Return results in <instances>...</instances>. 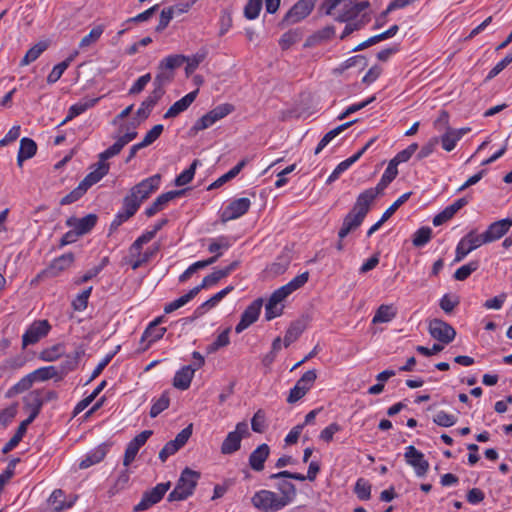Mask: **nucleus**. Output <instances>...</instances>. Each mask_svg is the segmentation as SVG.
I'll return each mask as SVG.
<instances>
[{
    "mask_svg": "<svg viewBox=\"0 0 512 512\" xmlns=\"http://www.w3.org/2000/svg\"><path fill=\"white\" fill-rule=\"evenodd\" d=\"M160 182L161 176L155 174L134 185L123 198L122 208L115 215V218L111 222L110 229H117L124 222L133 217L141 204L159 189Z\"/></svg>",
    "mask_w": 512,
    "mask_h": 512,
    "instance_id": "f257e3e1",
    "label": "nucleus"
},
{
    "mask_svg": "<svg viewBox=\"0 0 512 512\" xmlns=\"http://www.w3.org/2000/svg\"><path fill=\"white\" fill-rule=\"evenodd\" d=\"M373 192L363 191L359 194L350 212L344 217L338 237L344 239L350 232L356 230L364 221L373 203Z\"/></svg>",
    "mask_w": 512,
    "mask_h": 512,
    "instance_id": "f03ea898",
    "label": "nucleus"
},
{
    "mask_svg": "<svg viewBox=\"0 0 512 512\" xmlns=\"http://www.w3.org/2000/svg\"><path fill=\"white\" fill-rule=\"evenodd\" d=\"M200 473L186 467L176 483L175 488L168 495V501H183L190 497L200 479Z\"/></svg>",
    "mask_w": 512,
    "mask_h": 512,
    "instance_id": "7ed1b4c3",
    "label": "nucleus"
},
{
    "mask_svg": "<svg viewBox=\"0 0 512 512\" xmlns=\"http://www.w3.org/2000/svg\"><path fill=\"white\" fill-rule=\"evenodd\" d=\"M252 505L261 512H278L287 506L280 496L270 490L257 491L251 498Z\"/></svg>",
    "mask_w": 512,
    "mask_h": 512,
    "instance_id": "20e7f679",
    "label": "nucleus"
},
{
    "mask_svg": "<svg viewBox=\"0 0 512 512\" xmlns=\"http://www.w3.org/2000/svg\"><path fill=\"white\" fill-rule=\"evenodd\" d=\"M250 435L249 426L246 421L236 424L235 430L227 434L221 444L220 451L223 455H232L241 448L242 439Z\"/></svg>",
    "mask_w": 512,
    "mask_h": 512,
    "instance_id": "39448f33",
    "label": "nucleus"
},
{
    "mask_svg": "<svg viewBox=\"0 0 512 512\" xmlns=\"http://www.w3.org/2000/svg\"><path fill=\"white\" fill-rule=\"evenodd\" d=\"M171 483H159L151 490L145 491L140 502L134 506V512H143L159 503L166 492L170 489Z\"/></svg>",
    "mask_w": 512,
    "mask_h": 512,
    "instance_id": "423d86ee",
    "label": "nucleus"
},
{
    "mask_svg": "<svg viewBox=\"0 0 512 512\" xmlns=\"http://www.w3.org/2000/svg\"><path fill=\"white\" fill-rule=\"evenodd\" d=\"M428 330L432 338L444 344H449L456 336L455 329L441 319L431 320L428 325Z\"/></svg>",
    "mask_w": 512,
    "mask_h": 512,
    "instance_id": "0eeeda50",
    "label": "nucleus"
},
{
    "mask_svg": "<svg viewBox=\"0 0 512 512\" xmlns=\"http://www.w3.org/2000/svg\"><path fill=\"white\" fill-rule=\"evenodd\" d=\"M485 244L480 234L470 231L457 244L455 251V262L462 261L470 252Z\"/></svg>",
    "mask_w": 512,
    "mask_h": 512,
    "instance_id": "6e6552de",
    "label": "nucleus"
},
{
    "mask_svg": "<svg viewBox=\"0 0 512 512\" xmlns=\"http://www.w3.org/2000/svg\"><path fill=\"white\" fill-rule=\"evenodd\" d=\"M317 378L315 370L305 372L302 377L296 382L295 386L290 390L287 398L288 403H295L300 400L310 390L313 383Z\"/></svg>",
    "mask_w": 512,
    "mask_h": 512,
    "instance_id": "1a4fd4ad",
    "label": "nucleus"
},
{
    "mask_svg": "<svg viewBox=\"0 0 512 512\" xmlns=\"http://www.w3.org/2000/svg\"><path fill=\"white\" fill-rule=\"evenodd\" d=\"M51 329V325L47 320L34 321L22 336V347L37 343L41 338L45 337Z\"/></svg>",
    "mask_w": 512,
    "mask_h": 512,
    "instance_id": "9d476101",
    "label": "nucleus"
},
{
    "mask_svg": "<svg viewBox=\"0 0 512 512\" xmlns=\"http://www.w3.org/2000/svg\"><path fill=\"white\" fill-rule=\"evenodd\" d=\"M317 0H298L285 14L283 22L295 24L305 19L312 12Z\"/></svg>",
    "mask_w": 512,
    "mask_h": 512,
    "instance_id": "9b49d317",
    "label": "nucleus"
},
{
    "mask_svg": "<svg viewBox=\"0 0 512 512\" xmlns=\"http://www.w3.org/2000/svg\"><path fill=\"white\" fill-rule=\"evenodd\" d=\"M232 112V106L229 104L219 105L213 110L209 111L205 115H203L200 119L196 121L193 126L195 131H201L209 128L217 121L221 120L228 114Z\"/></svg>",
    "mask_w": 512,
    "mask_h": 512,
    "instance_id": "f8f14e48",
    "label": "nucleus"
},
{
    "mask_svg": "<svg viewBox=\"0 0 512 512\" xmlns=\"http://www.w3.org/2000/svg\"><path fill=\"white\" fill-rule=\"evenodd\" d=\"M404 457L407 464L414 468L417 476L423 477L426 475L429 470V462L425 459L422 452L410 445L406 447Z\"/></svg>",
    "mask_w": 512,
    "mask_h": 512,
    "instance_id": "ddd939ff",
    "label": "nucleus"
},
{
    "mask_svg": "<svg viewBox=\"0 0 512 512\" xmlns=\"http://www.w3.org/2000/svg\"><path fill=\"white\" fill-rule=\"evenodd\" d=\"M263 305V300L258 298L254 300L242 313L241 319L239 323L235 327V332L240 334L245 329H247L250 325L257 321L261 308Z\"/></svg>",
    "mask_w": 512,
    "mask_h": 512,
    "instance_id": "4468645a",
    "label": "nucleus"
},
{
    "mask_svg": "<svg viewBox=\"0 0 512 512\" xmlns=\"http://www.w3.org/2000/svg\"><path fill=\"white\" fill-rule=\"evenodd\" d=\"M251 206V201L247 197H242L233 200L225 207L221 214V220L223 222L237 219L246 214Z\"/></svg>",
    "mask_w": 512,
    "mask_h": 512,
    "instance_id": "2eb2a0df",
    "label": "nucleus"
},
{
    "mask_svg": "<svg viewBox=\"0 0 512 512\" xmlns=\"http://www.w3.org/2000/svg\"><path fill=\"white\" fill-rule=\"evenodd\" d=\"M512 220L509 218L502 219L491 223L487 230L480 234L484 243H491L502 238L511 228Z\"/></svg>",
    "mask_w": 512,
    "mask_h": 512,
    "instance_id": "dca6fc26",
    "label": "nucleus"
},
{
    "mask_svg": "<svg viewBox=\"0 0 512 512\" xmlns=\"http://www.w3.org/2000/svg\"><path fill=\"white\" fill-rule=\"evenodd\" d=\"M23 401L25 409L30 411L29 417L24 421L31 424L34 421V419L39 415L41 408L45 403V399L43 397V390L37 389L31 391L24 397Z\"/></svg>",
    "mask_w": 512,
    "mask_h": 512,
    "instance_id": "f3484780",
    "label": "nucleus"
},
{
    "mask_svg": "<svg viewBox=\"0 0 512 512\" xmlns=\"http://www.w3.org/2000/svg\"><path fill=\"white\" fill-rule=\"evenodd\" d=\"M119 146L120 145L115 142L112 146L99 154V161L94 165V170L90 172L91 174L97 175L99 181L109 172L110 165L106 161L121 152L122 149Z\"/></svg>",
    "mask_w": 512,
    "mask_h": 512,
    "instance_id": "a211bd4d",
    "label": "nucleus"
},
{
    "mask_svg": "<svg viewBox=\"0 0 512 512\" xmlns=\"http://www.w3.org/2000/svg\"><path fill=\"white\" fill-rule=\"evenodd\" d=\"M309 279V272H303L294 277L290 282L281 286L272 293V296L279 302H283L290 294L304 286Z\"/></svg>",
    "mask_w": 512,
    "mask_h": 512,
    "instance_id": "6ab92c4d",
    "label": "nucleus"
},
{
    "mask_svg": "<svg viewBox=\"0 0 512 512\" xmlns=\"http://www.w3.org/2000/svg\"><path fill=\"white\" fill-rule=\"evenodd\" d=\"M152 435V431L145 430L135 436L128 444L125 450L123 465L128 467L137 456L139 449L147 442L149 437Z\"/></svg>",
    "mask_w": 512,
    "mask_h": 512,
    "instance_id": "aec40b11",
    "label": "nucleus"
},
{
    "mask_svg": "<svg viewBox=\"0 0 512 512\" xmlns=\"http://www.w3.org/2000/svg\"><path fill=\"white\" fill-rule=\"evenodd\" d=\"M74 262V255L72 253H66L58 258L54 259L52 263L44 269L38 277L53 278L57 277L61 272L68 269Z\"/></svg>",
    "mask_w": 512,
    "mask_h": 512,
    "instance_id": "412c9836",
    "label": "nucleus"
},
{
    "mask_svg": "<svg viewBox=\"0 0 512 512\" xmlns=\"http://www.w3.org/2000/svg\"><path fill=\"white\" fill-rule=\"evenodd\" d=\"M99 180L97 179V175L94 174H87L85 178L79 183L78 187H76L73 191H71L69 194L64 196L61 199L62 205H68L75 201H77L79 198H81L84 193L94 184L98 183Z\"/></svg>",
    "mask_w": 512,
    "mask_h": 512,
    "instance_id": "4be33fe9",
    "label": "nucleus"
},
{
    "mask_svg": "<svg viewBox=\"0 0 512 512\" xmlns=\"http://www.w3.org/2000/svg\"><path fill=\"white\" fill-rule=\"evenodd\" d=\"M319 471H320L319 463L312 461L309 464L308 472H307L306 476L301 473H295V472H290V471L284 470V471H280L278 473L271 474L269 476V478L272 480L273 479L289 478V479H294V480H298V481H304L306 479H308L309 481H314L316 479V476L319 473Z\"/></svg>",
    "mask_w": 512,
    "mask_h": 512,
    "instance_id": "5701e85b",
    "label": "nucleus"
},
{
    "mask_svg": "<svg viewBox=\"0 0 512 512\" xmlns=\"http://www.w3.org/2000/svg\"><path fill=\"white\" fill-rule=\"evenodd\" d=\"M185 193V190H179V191H169L166 193H163L159 195L151 205H149L145 209V215L147 217H152L158 212L162 211L167 204L172 201L173 199L183 195Z\"/></svg>",
    "mask_w": 512,
    "mask_h": 512,
    "instance_id": "b1692460",
    "label": "nucleus"
},
{
    "mask_svg": "<svg viewBox=\"0 0 512 512\" xmlns=\"http://www.w3.org/2000/svg\"><path fill=\"white\" fill-rule=\"evenodd\" d=\"M77 498L78 497L76 495L69 496V498H67L63 490L56 489L48 498V503L54 512H60L71 508L75 504Z\"/></svg>",
    "mask_w": 512,
    "mask_h": 512,
    "instance_id": "393cba45",
    "label": "nucleus"
},
{
    "mask_svg": "<svg viewBox=\"0 0 512 512\" xmlns=\"http://www.w3.org/2000/svg\"><path fill=\"white\" fill-rule=\"evenodd\" d=\"M467 204H468V199L465 198V197L456 200L454 203H452V204L448 205L447 207H445V209L443 211L438 213L433 218V225L434 226H440V225L444 224L445 222L449 221L450 219H452L454 217V215L460 209H462Z\"/></svg>",
    "mask_w": 512,
    "mask_h": 512,
    "instance_id": "a878e982",
    "label": "nucleus"
},
{
    "mask_svg": "<svg viewBox=\"0 0 512 512\" xmlns=\"http://www.w3.org/2000/svg\"><path fill=\"white\" fill-rule=\"evenodd\" d=\"M97 223L95 214H88L82 218L70 217L66 221L68 227L74 228L81 236L90 232Z\"/></svg>",
    "mask_w": 512,
    "mask_h": 512,
    "instance_id": "bb28decb",
    "label": "nucleus"
},
{
    "mask_svg": "<svg viewBox=\"0 0 512 512\" xmlns=\"http://www.w3.org/2000/svg\"><path fill=\"white\" fill-rule=\"evenodd\" d=\"M199 90L196 89L188 94H186L184 97L176 101L164 114V118H174L178 116L180 113L184 112L188 109V107L195 101Z\"/></svg>",
    "mask_w": 512,
    "mask_h": 512,
    "instance_id": "cd10ccee",
    "label": "nucleus"
},
{
    "mask_svg": "<svg viewBox=\"0 0 512 512\" xmlns=\"http://www.w3.org/2000/svg\"><path fill=\"white\" fill-rule=\"evenodd\" d=\"M196 368L192 365L183 366L175 373L173 386L180 390H187L190 387Z\"/></svg>",
    "mask_w": 512,
    "mask_h": 512,
    "instance_id": "c85d7f7f",
    "label": "nucleus"
},
{
    "mask_svg": "<svg viewBox=\"0 0 512 512\" xmlns=\"http://www.w3.org/2000/svg\"><path fill=\"white\" fill-rule=\"evenodd\" d=\"M162 321V317H159L152 321L148 327L145 329L141 341L145 342L147 341L146 348L149 347L152 343L156 342L157 340L161 339L163 335L166 332V328L159 327V324Z\"/></svg>",
    "mask_w": 512,
    "mask_h": 512,
    "instance_id": "c756f323",
    "label": "nucleus"
},
{
    "mask_svg": "<svg viewBox=\"0 0 512 512\" xmlns=\"http://www.w3.org/2000/svg\"><path fill=\"white\" fill-rule=\"evenodd\" d=\"M270 453V448L267 444L259 445L249 456V465L254 471H262L264 463Z\"/></svg>",
    "mask_w": 512,
    "mask_h": 512,
    "instance_id": "7c9ffc66",
    "label": "nucleus"
},
{
    "mask_svg": "<svg viewBox=\"0 0 512 512\" xmlns=\"http://www.w3.org/2000/svg\"><path fill=\"white\" fill-rule=\"evenodd\" d=\"M397 175L398 169L394 167V164L389 163L376 187L366 189L365 191L373 192L374 201L377 195L382 193V191L396 178Z\"/></svg>",
    "mask_w": 512,
    "mask_h": 512,
    "instance_id": "2f4dec72",
    "label": "nucleus"
},
{
    "mask_svg": "<svg viewBox=\"0 0 512 512\" xmlns=\"http://www.w3.org/2000/svg\"><path fill=\"white\" fill-rule=\"evenodd\" d=\"M37 152V144L31 139L24 137L20 140V147L17 156V164L22 167L23 162L32 158Z\"/></svg>",
    "mask_w": 512,
    "mask_h": 512,
    "instance_id": "473e14b6",
    "label": "nucleus"
},
{
    "mask_svg": "<svg viewBox=\"0 0 512 512\" xmlns=\"http://www.w3.org/2000/svg\"><path fill=\"white\" fill-rule=\"evenodd\" d=\"M167 222V219H161L154 225L152 230L146 231L141 236H139L131 245L132 252H139L142 250L143 245L150 242L155 237L157 232L167 224Z\"/></svg>",
    "mask_w": 512,
    "mask_h": 512,
    "instance_id": "72a5a7b5",
    "label": "nucleus"
},
{
    "mask_svg": "<svg viewBox=\"0 0 512 512\" xmlns=\"http://www.w3.org/2000/svg\"><path fill=\"white\" fill-rule=\"evenodd\" d=\"M397 315V309L393 304H382L380 305L373 318V324L388 323L392 321Z\"/></svg>",
    "mask_w": 512,
    "mask_h": 512,
    "instance_id": "f704fd0d",
    "label": "nucleus"
},
{
    "mask_svg": "<svg viewBox=\"0 0 512 512\" xmlns=\"http://www.w3.org/2000/svg\"><path fill=\"white\" fill-rule=\"evenodd\" d=\"M107 450L108 449L105 445H100V446L96 447L95 449L90 451L85 456L84 459L81 460V462L79 463V468L87 469L90 466L101 462L104 459V457L106 456Z\"/></svg>",
    "mask_w": 512,
    "mask_h": 512,
    "instance_id": "c9c22d12",
    "label": "nucleus"
},
{
    "mask_svg": "<svg viewBox=\"0 0 512 512\" xmlns=\"http://www.w3.org/2000/svg\"><path fill=\"white\" fill-rule=\"evenodd\" d=\"M163 96L161 94H158L155 91H152L150 95L141 103L140 107L138 108L136 115L140 119H147L152 112L154 106L158 103V101Z\"/></svg>",
    "mask_w": 512,
    "mask_h": 512,
    "instance_id": "e433bc0d",
    "label": "nucleus"
},
{
    "mask_svg": "<svg viewBox=\"0 0 512 512\" xmlns=\"http://www.w3.org/2000/svg\"><path fill=\"white\" fill-rule=\"evenodd\" d=\"M33 376L36 382H44L50 379L62 380L61 371L58 369V366L40 367L33 371Z\"/></svg>",
    "mask_w": 512,
    "mask_h": 512,
    "instance_id": "4c0bfd02",
    "label": "nucleus"
},
{
    "mask_svg": "<svg viewBox=\"0 0 512 512\" xmlns=\"http://www.w3.org/2000/svg\"><path fill=\"white\" fill-rule=\"evenodd\" d=\"M35 382L36 380L33 376V372L27 374L7 391L6 397L11 398L29 390Z\"/></svg>",
    "mask_w": 512,
    "mask_h": 512,
    "instance_id": "58836bf2",
    "label": "nucleus"
},
{
    "mask_svg": "<svg viewBox=\"0 0 512 512\" xmlns=\"http://www.w3.org/2000/svg\"><path fill=\"white\" fill-rule=\"evenodd\" d=\"M361 157V152L355 153L353 156L339 163L327 179V184L336 181L340 175L346 171L352 164H354Z\"/></svg>",
    "mask_w": 512,
    "mask_h": 512,
    "instance_id": "ea45409f",
    "label": "nucleus"
},
{
    "mask_svg": "<svg viewBox=\"0 0 512 512\" xmlns=\"http://www.w3.org/2000/svg\"><path fill=\"white\" fill-rule=\"evenodd\" d=\"M173 78V74L170 71H167L165 69H158V73L154 78L153 91L157 92L158 94H161L162 96L165 94V85L169 83Z\"/></svg>",
    "mask_w": 512,
    "mask_h": 512,
    "instance_id": "a19ab883",
    "label": "nucleus"
},
{
    "mask_svg": "<svg viewBox=\"0 0 512 512\" xmlns=\"http://www.w3.org/2000/svg\"><path fill=\"white\" fill-rule=\"evenodd\" d=\"M30 425L26 421H22L20 425L18 426L16 433L13 435V437L4 445L2 448V453L7 454L8 452L12 451L22 440L23 436L25 435L27 431V427Z\"/></svg>",
    "mask_w": 512,
    "mask_h": 512,
    "instance_id": "79ce46f5",
    "label": "nucleus"
},
{
    "mask_svg": "<svg viewBox=\"0 0 512 512\" xmlns=\"http://www.w3.org/2000/svg\"><path fill=\"white\" fill-rule=\"evenodd\" d=\"M276 488L280 492V498L284 501H287V505H289L296 497V487L289 481L283 480L278 482Z\"/></svg>",
    "mask_w": 512,
    "mask_h": 512,
    "instance_id": "37998d69",
    "label": "nucleus"
},
{
    "mask_svg": "<svg viewBox=\"0 0 512 512\" xmlns=\"http://www.w3.org/2000/svg\"><path fill=\"white\" fill-rule=\"evenodd\" d=\"M197 295V289H191L188 293L185 295L179 297L178 299H175L174 301L168 303L164 307V312L166 314L172 313L176 311L177 309L183 307L186 305L189 301H191L195 296Z\"/></svg>",
    "mask_w": 512,
    "mask_h": 512,
    "instance_id": "c03bdc74",
    "label": "nucleus"
},
{
    "mask_svg": "<svg viewBox=\"0 0 512 512\" xmlns=\"http://www.w3.org/2000/svg\"><path fill=\"white\" fill-rule=\"evenodd\" d=\"M45 42H39L31 47L20 62L21 66H27L39 58V56L47 49Z\"/></svg>",
    "mask_w": 512,
    "mask_h": 512,
    "instance_id": "a18cd8bd",
    "label": "nucleus"
},
{
    "mask_svg": "<svg viewBox=\"0 0 512 512\" xmlns=\"http://www.w3.org/2000/svg\"><path fill=\"white\" fill-rule=\"evenodd\" d=\"M104 29L105 27L102 24L93 27L91 31L81 39L79 43V48L86 49L91 45L95 44L100 39L101 35L104 32Z\"/></svg>",
    "mask_w": 512,
    "mask_h": 512,
    "instance_id": "49530a36",
    "label": "nucleus"
},
{
    "mask_svg": "<svg viewBox=\"0 0 512 512\" xmlns=\"http://www.w3.org/2000/svg\"><path fill=\"white\" fill-rule=\"evenodd\" d=\"M284 305L272 295L265 306V318L270 321L283 313Z\"/></svg>",
    "mask_w": 512,
    "mask_h": 512,
    "instance_id": "de8ad7c7",
    "label": "nucleus"
},
{
    "mask_svg": "<svg viewBox=\"0 0 512 512\" xmlns=\"http://www.w3.org/2000/svg\"><path fill=\"white\" fill-rule=\"evenodd\" d=\"M302 39V32L300 29H292L285 32L280 40L279 45L283 50L290 48L293 44L299 42Z\"/></svg>",
    "mask_w": 512,
    "mask_h": 512,
    "instance_id": "09e8293b",
    "label": "nucleus"
},
{
    "mask_svg": "<svg viewBox=\"0 0 512 512\" xmlns=\"http://www.w3.org/2000/svg\"><path fill=\"white\" fill-rule=\"evenodd\" d=\"M98 98L86 100L85 102H78L69 108L67 118L64 122L71 120L72 118L84 113L89 108H92L97 102Z\"/></svg>",
    "mask_w": 512,
    "mask_h": 512,
    "instance_id": "8fccbe9b",
    "label": "nucleus"
},
{
    "mask_svg": "<svg viewBox=\"0 0 512 512\" xmlns=\"http://www.w3.org/2000/svg\"><path fill=\"white\" fill-rule=\"evenodd\" d=\"M186 60V56L183 55H170L160 61L158 69H165L172 71L180 67Z\"/></svg>",
    "mask_w": 512,
    "mask_h": 512,
    "instance_id": "3c124183",
    "label": "nucleus"
},
{
    "mask_svg": "<svg viewBox=\"0 0 512 512\" xmlns=\"http://www.w3.org/2000/svg\"><path fill=\"white\" fill-rule=\"evenodd\" d=\"M418 144L412 143L406 149L398 152L396 156L390 160L389 163L394 164V167H398L399 164L405 163L410 160L412 155L417 151Z\"/></svg>",
    "mask_w": 512,
    "mask_h": 512,
    "instance_id": "603ef678",
    "label": "nucleus"
},
{
    "mask_svg": "<svg viewBox=\"0 0 512 512\" xmlns=\"http://www.w3.org/2000/svg\"><path fill=\"white\" fill-rule=\"evenodd\" d=\"M199 164V160L195 159L189 168L184 170L182 173H180L176 179H175V185L176 186H184L188 183H190L195 175V170Z\"/></svg>",
    "mask_w": 512,
    "mask_h": 512,
    "instance_id": "864d4df0",
    "label": "nucleus"
},
{
    "mask_svg": "<svg viewBox=\"0 0 512 512\" xmlns=\"http://www.w3.org/2000/svg\"><path fill=\"white\" fill-rule=\"evenodd\" d=\"M479 268V261L473 260L458 268L454 273V278L458 281L466 280L473 272Z\"/></svg>",
    "mask_w": 512,
    "mask_h": 512,
    "instance_id": "5fc2aeb1",
    "label": "nucleus"
},
{
    "mask_svg": "<svg viewBox=\"0 0 512 512\" xmlns=\"http://www.w3.org/2000/svg\"><path fill=\"white\" fill-rule=\"evenodd\" d=\"M230 328L225 329L222 333H220L214 342L207 346L208 353H215L220 348L226 347L230 343L229 338Z\"/></svg>",
    "mask_w": 512,
    "mask_h": 512,
    "instance_id": "6e6d98bb",
    "label": "nucleus"
},
{
    "mask_svg": "<svg viewBox=\"0 0 512 512\" xmlns=\"http://www.w3.org/2000/svg\"><path fill=\"white\" fill-rule=\"evenodd\" d=\"M354 492L360 500H369L371 497V485L364 478H359L356 481Z\"/></svg>",
    "mask_w": 512,
    "mask_h": 512,
    "instance_id": "4d7b16f0",
    "label": "nucleus"
},
{
    "mask_svg": "<svg viewBox=\"0 0 512 512\" xmlns=\"http://www.w3.org/2000/svg\"><path fill=\"white\" fill-rule=\"evenodd\" d=\"M263 6V0H248L244 7V16L248 20H254L259 16Z\"/></svg>",
    "mask_w": 512,
    "mask_h": 512,
    "instance_id": "13d9d810",
    "label": "nucleus"
},
{
    "mask_svg": "<svg viewBox=\"0 0 512 512\" xmlns=\"http://www.w3.org/2000/svg\"><path fill=\"white\" fill-rule=\"evenodd\" d=\"M304 327L301 323H293L286 331V334L284 336V346L288 347L290 344H292L294 341H296L300 335L303 333Z\"/></svg>",
    "mask_w": 512,
    "mask_h": 512,
    "instance_id": "bf43d9fd",
    "label": "nucleus"
},
{
    "mask_svg": "<svg viewBox=\"0 0 512 512\" xmlns=\"http://www.w3.org/2000/svg\"><path fill=\"white\" fill-rule=\"evenodd\" d=\"M431 235H432L431 228L421 227L414 233L413 240H412L413 245L415 247H422V246L426 245L430 241Z\"/></svg>",
    "mask_w": 512,
    "mask_h": 512,
    "instance_id": "052dcab7",
    "label": "nucleus"
},
{
    "mask_svg": "<svg viewBox=\"0 0 512 512\" xmlns=\"http://www.w3.org/2000/svg\"><path fill=\"white\" fill-rule=\"evenodd\" d=\"M206 56H207V50L202 49L199 52H197L196 54L186 57V60H185V62L187 63L186 72L187 73L194 72L198 68L200 63H202L204 61Z\"/></svg>",
    "mask_w": 512,
    "mask_h": 512,
    "instance_id": "680f3d73",
    "label": "nucleus"
},
{
    "mask_svg": "<svg viewBox=\"0 0 512 512\" xmlns=\"http://www.w3.org/2000/svg\"><path fill=\"white\" fill-rule=\"evenodd\" d=\"M457 136L458 135L453 133V128L447 129L439 139L442 148L447 152L452 151L456 147L457 142L459 141Z\"/></svg>",
    "mask_w": 512,
    "mask_h": 512,
    "instance_id": "e2e57ef3",
    "label": "nucleus"
},
{
    "mask_svg": "<svg viewBox=\"0 0 512 512\" xmlns=\"http://www.w3.org/2000/svg\"><path fill=\"white\" fill-rule=\"evenodd\" d=\"M70 63H71V59H66V60L62 61L61 63L55 65L53 67L52 71L47 76V82L49 84H53V83L57 82L61 78V76L63 75L65 70L69 67Z\"/></svg>",
    "mask_w": 512,
    "mask_h": 512,
    "instance_id": "0e129e2a",
    "label": "nucleus"
},
{
    "mask_svg": "<svg viewBox=\"0 0 512 512\" xmlns=\"http://www.w3.org/2000/svg\"><path fill=\"white\" fill-rule=\"evenodd\" d=\"M222 278H225V272H222L221 269L214 271L213 273L205 276L202 280V283L193 289H197V294L204 288L209 287L211 285L216 284Z\"/></svg>",
    "mask_w": 512,
    "mask_h": 512,
    "instance_id": "69168bd1",
    "label": "nucleus"
},
{
    "mask_svg": "<svg viewBox=\"0 0 512 512\" xmlns=\"http://www.w3.org/2000/svg\"><path fill=\"white\" fill-rule=\"evenodd\" d=\"M169 403H170V399H169V396L168 394L165 392L161 395V397L159 399H157L151 409H150V416L152 418H155L157 417L162 411H164L165 409H167L169 407Z\"/></svg>",
    "mask_w": 512,
    "mask_h": 512,
    "instance_id": "338daca9",
    "label": "nucleus"
},
{
    "mask_svg": "<svg viewBox=\"0 0 512 512\" xmlns=\"http://www.w3.org/2000/svg\"><path fill=\"white\" fill-rule=\"evenodd\" d=\"M433 422L441 427H451L457 422V417L445 411H439L433 417Z\"/></svg>",
    "mask_w": 512,
    "mask_h": 512,
    "instance_id": "774afa93",
    "label": "nucleus"
}]
</instances>
